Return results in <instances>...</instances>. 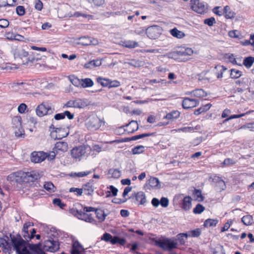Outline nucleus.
I'll return each instance as SVG.
<instances>
[{
    "label": "nucleus",
    "mask_w": 254,
    "mask_h": 254,
    "mask_svg": "<svg viewBox=\"0 0 254 254\" xmlns=\"http://www.w3.org/2000/svg\"><path fill=\"white\" fill-rule=\"evenodd\" d=\"M90 173V171H87V172H81L78 173H72L71 174V176L73 177H83L86 176H87Z\"/></svg>",
    "instance_id": "13d9d810"
},
{
    "label": "nucleus",
    "mask_w": 254,
    "mask_h": 254,
    "mask_svg": "<svg viewBox=\"0 0 254 254\" xmlns=\"http://www.w3.org/2000/svg\"><path fill=\"white\" fill-rule=\"evenodd\" d=\"M178 239L181 245H184L185 243L184 238L186 239L188 237V233H180L177 235Z\"/></svg>",
    "instance_id": "5fc2aeb1"
},
{
    "label": "nucleus",
    "mask_w": 254,
    "mask_h": 254,
    "mask_svg": "<svg viewBox=\"0 0 254 254\" xmlns=\"http://www.w3.org/2000/svg\"><path fill=\"white\" fill-rule=\"evenodd\" d=\"M60 249V244L57 239L49 238L44 242L43 250L44 251L53 252L58 251Z\"/></svg>",
    "instance_id": "39448f33"
},
{
    "label": "nucleus",
    "mask_w": 254,
    "mask_h": 254,
    "mask_svg": "<svg viewBox=\"0 0 254 254\" xmlns=\"http://www.w3.org/2000/svg\"><path fill=\"white\" fill-rule=\"evenodd\" d=\"M155 245L165 250L171 251L177 248V243L174 240L163 238L156 240Z\"/></svg>",
    "instance_id": "20e7f679"
},
{
    "label": "nucleus",
    "mask_w": 254,
    "mask_h": 254,
    "mask_svg": "<svg viewBox=\"0 0 254 254\" xmlns=\"http://www.w3.org/2000/svg\"><path fill=\"white\" fill-rule=\"evenodd\" d=\"M26 183L34 182L39 179L41 175L37 171L25 172Z\"/></svg>",
    "instance_id": "f8f14e48"
},
{
    "label": "nucleus",
    "mask_w": 254,
    "mask_h": 254,
    "mask_svg": "<svg viewBox=\"0 0 254 254\" xmlns=\"http://www.w3.org/2000/svg\"><path fill=\"white\" fill-rule=\"evenodd\" d=\"M217 191H221L226 189V185L225 182L222 179L218 183L214 186Z\"/></svg>",
    "instance_id": "a19ab883"
},
{
    "label": "nucleus",
    "mask_w": 254,
    "mask_h": 254,
    "mask_svg": "<svg viewBox=\"0 0 254 254\" xmlns=\"http://www.w3.org/2000/svg\"><path fill=\"white\" fill-rule=\"evenodd\" d=\"M110 243L113 245L119 244L120 245L123 246L126 244V240L124 238H120L117 236H112Z\"/></svg>",
    "instance_id": "473e14b6"
},
{
    "label": "nucleus",
    "mask_w": 254,
    "mask_h": 254,
    "mask_svg": "<svg viewBox=\"0 0 254 254\" xmlns=\"http://www.w3.org/2000/svg\"><path fill=\"white\" fill-rule=\"evenodd\" d=\"M16 0H0V7L13 6Z\"/></svg>",
    "instance_id": "ea45409f"
},
{
    "label": "nucleus",
    "mask_w": 254,
    "mask_h": 254,
    "mask_svg": "<svg viewBox=\"0 0 254 254\" xmlns=\"http://www.w3.org/2000/svg\"><path fill=\"white\" fill-rule=\"evenodd\" d=\"M54 110V109L48 105L41 104L37 107L36 112L39 117H42L47 114H53Z\"/></svg>",
    "instance_id": "1a4fd4ad"
},
{
    "label": "nucleus",
    "mask_w": 254,
    "mask_h": 254,
    "mask_svg": "<svg viewBox=\"0 0 254 254\" xmlns=\"http://www.w3.org/2000/svg\"><path fill=\"white\" fill-rule=\"evenodd\" d=\"M147 188L149 190L151 189H158L161 188V185L160 184V182L159 179L155 177H150V178L148 181L147 183Z\"/></svg>",
    "instance_id": "f3484780"
},
{
    "label": "nucleus",
    "mask_w": 254,
    "mask_h": 254,
    "mask_svg": "<svg viewBox=\"0 0 254 254\" xmlns=\"http://www.w3.org/2000/svg\"><path fill=\"white\" fill-rule=\"evenodd\" d=\"M249 79L247 77L242 78L241 80L236 81L235 83L241 86H248Z\"/></svg>",
    "instance_id": "bf43d9fd"
},
{
    "label": "nucleus",
    "mask_w": 254,
    "mask_h": 254,
    "mask_svg": "<svg viewBox=\"0 0 254 254\" xmlns=\"http://www.w3.org/2000/svg\"><path fill=\"white\" fill-rule=\"evenodd\" d=\"M53 203L54 204L56 205L59 206L61 208L63 209L65 206V204L62 202V200L60 198H55L53 200Z\"/></svg>",
    "instance_id": "680f3d73"
},
{
    "label": "nucleus",
    "mask_w": 254,
    "mask_h": 254,
    "mask_svg": "<svg viewBox=\"0 0 254 254\" xmlns=\"http://www.w3.org/2000/svg\"><path fill=\"white\" fill-rule=\"evenodd\" d=\"M8 237L7 236H3L2 238H0V246L3 249L5 253L8 252L11 250L12 247L14 250V244L13 240H19V239L22 238L20 235H14V234H10Z\"/></svg>",
    "instance_id": "7ed1b4c3"
},
{
    "label": "nucleus",
    "mask_w": 254,
    "mask_h": 254,
    "mask_svg": "<svg viewBox=\"0 0 254 254\" xmlns=\"http://www.w3.org/2000/svg\"><path fill=\"white\" fill-rule=\"evenodd\" d=\"M162 28L159 26L153 25L148 27L146 30L147 37L151 39L158 38L162 32Z\"/></svg>",
    "instance_id": "6e6552de"
},
{
    "label": "nucleus",
    "mask_w": 254,
    "mask_h": 254,
    "mask_svg": "<svg viewBox=\"0 0 254 254\" xmlns=\"http://www.w3.org/2000/svg\"><path fill=\"white\" fill-rule=\"evenodd\" d=\"M16 12L19 16L24 15L25 13V9L24 7L21 5L17 6L16 8Z\"/></svg>",
    "instance_id": "e2e57ef3"
},
{
    "label": "nucleus",
    "mask_w": 254,
    "mask_h": 254,
    "mask_svg": "<svg viewBox=\"0 0 254 254\" xmlns=\"http://www.w3.org/2000/svg\"><path fill=\"white\" fill-rule=\"evenodd\" d=\"M222 179L217 176H214L213 177H210L209 180L212 182V185L214 186L215 184L218 183Z\"/></svg>",
    "instance_id": "0e129e2a"
},
{
    "label": "nucleus",
    "mask_w": 254,
    "mask_h": 254,
    "mask_svg": "<svg viewBox=\"0 0 254 254\" xmlns=\"http://www.w3.org/2000/svg\"><path fill=\"white\" fill-rule=\"evenodd\" d=\"M93 180L90 181L83 186L82 189L87 195H92L94 191Z\"/></svg>",
    "instance_id": "aec40b11"
},
{
    "label": "nucleus",
    "mask_w": 254,
    "mask_h": 254,
    "mask_svg": "<svg viewBox=\"0 0 254 254\" xmlns=\"http://www.w3.org/2000/svg\"><path fill=\"white\" fill-rule=\"evenodd\" d=\"M33 226V223L27 222L24 224L22 231V235L23 237L25 239V241H29L32 239L30 236V233L29 229L31 228Z\"/></svg>",
    "instance_id": "dca6fc26"
},
{
    "label": "nucleus",
    "mask_w": 254,
    "mask_h": 254,
    "mask_svg": "<svg viewBox=\"0 0 254 254\" xmlns=\"http://www.w3.org/2000/svg\"><path fill=\"white\" fill-rule=\"evenodd\" d=\"M47 157V154L43 151L33 152L31 153V160L34 163L43 161Z\"/></svg>",
    "instance_id": "9b49d317"
},
{
    "label": "nucleus",
    "mask_w": 254,
    "mask_h": 254,
    "mask_svg": "<svg viewBox=\"0 0 254 254\" xmlns=\"http://www.w3.org/2000/svg\"><path fill=\"white\" fill-rule=\"evenodd\" d=\"M171 35L178 38H182L185 36V34L183 32L178 30L176 28H174L170 30Z\"/></svg>",
    "instance_id": "c9c22d12"
},
{
    "label": "nucleus",
    "mask_w": 254,
    "mask_h": 254,
    "mask_svg": "<svg viewBox=\"0 0 254 254\" xmlns=\"http://www.w3.org/2000/svg\"><path fill=\"white\" fill-rule=\"evenodd\" d=\"M38 60L39 59L38 58H36L34 56V54H28V56H25V58L21 59L18 64L31 66L34 63L37 62Z\"/></svg>",
    "instance_id": "2eb2a0df"
},
{
    "label": "nucleus",
    "mask_w": 254,
    "mask_h": 254,
    "mask_svg": "<svg viewBox=\"0 0 254 254\" xmlns=\"http://www.w3.org/2000/svg\"><path fill=\"white\" fill-rule=\"evenodd\" d=\"M87 1L96 7L101 6L105 3V0H87Z\"/></svg>",
    "instance_id": "603ef678"
},
{
    "label": "nucleus",
    "mask_w": 254,
    "mask_h": 254,
    "mask_svg": "<svg viewBox=\"0 0 254 254\" xmlns=\"http://www.w3.org/2000/svg\"><path fill=\"white\" fill-rule=\"evenodd\" d=\"M110 79L99 77L97 78V82L104 87L109 86Z\"/></svg>",
    "instance_id": "37998d69"
},
{
    "label": "nucleus",
    "mask_w": 254,
    "mask_h": 254,
    "mask_svg": "<svg viewBox=\"0 0 254 254\" xmlns=\"http://www.w3.org/2000/svg\"><path fill=\"white\" fill-rule=\"evenodd\" d=\"M181 56H190L193 53V51L190 48L181 49L179 51Z\"/></svg>",
    "instance_id": "09e8293b"
},
{
    "label": "nucleus",
    "mask_w": 254,
    "mask_h": 254,
    "mask_svg": "<svg viewBox=\"0 0 254 254\" xmlns=\"http://www.w3.org/2000/svg\"><path fill=\"white\" fill-rule=\"evenodd\" d=\"M28 54L27 52L23 49L17 50L14 54V58L19 63L21 59L25 58V56H28Z\"/></svg>",
    "instance_id": "4be33fe9"
},
{
    "label": "nucleus",
    "mask_w": 254,
    "mask_h": 254,
    "mask_svg": "<svg viewBox=\"0 0 254 254\" xmlns=\"http://www.w3.org/2000/svg\"><path fill=\"white\" fill-rule=\"evenodd\" d=\"M159 201L160 204L163 207H167L169 205V199L166 197H162Z\"/></svg>",
    "instance_id": "774afa93"
},
{
    "label": "nucleus",
    "mask_w": 254,
    "mask_h": 254,
    "mask_svg": "<svg viewBox=\"0 0 254 254\" xmlns=\"http://www.w3.org/2000/svg\"><path fill=\"white\" fill-rule=\"evenodd\" d=\"M190 6L192 10L199 14H202L205 10V5L199 0H190Z\"/></svg>",
    "instance_id": "9d476101"
},
{
    "label": "nucleus",
    "mask_w": 254,
    "mask_h": 254,
    "mask_svg": "<svg viewBox=\"0 0 254 254\" xmlns=\"http://www.w3.org/2000/svg\"><path fill=\"white\" fill-rule=\"evenodd\" d=\"M205 209V207H203L200 204H197L193 210V212L195 214H200L203 212Z\"/></svg>",
    "instance_id": "6e6d98bb"
},
{
    "label": "nucleus",
    "mask_w": 254,
    "mask_h": 254,
    "mask_svg": "<svg viewBox=\"0 0 254 254\" xmlns=\"http://www.w3.org/2000/svg\"><path fill=\"white\" fill-rule=\"evenodd\" d=\"M21 120V119L20 117H15L13 118L12 120L13 127H15V128H21V127H22Z\"/></svg>",
    "instance_id": "79ce46f5"
},
{
    "label": "nucleus",
    "mask_w": 254,
    "mask_h": 254,
    "mask_svg": "<svg viewBox=\"0 0 254 254\" xmlns=\"http://www.w3.org/2000/svg\"><path fill=\"white\" fill-rule=\"evenodd\" d=\"M230 77L232 78L236 79L241 76L242 71L236 69H231L230 70Z\"/></svg>",
    "instance_id": "c03bdc74"
},
{
    "label": "nucleus",
    "mask_w": 254,
    "mask_h": 254,
    "mask_svg": "<svg viewBox=\"0 0 254 254\" xmlns=\"http://www.w3.org/2000/svg\"><path fill=\"white\" fill-rule=\"evenodd\" d=\"M180 113L178 111L175 110L168 113L163 118L168 120H172L178 118L180 117Z\"/></svg>",
    "instance_id": "c756f323"
},
{
    "label": "nucleus",
    "mask_w": 254,
    "mask_h": 254,
    "mask_svg": "<svg viewBox=\"0 0 254 254\" xmlns=\"http://www.w3.org/2000/svg\"><path fill=\"white\" fill-rule=\"evenodd\" d=\"M198 103L196 99L187 97L184 99L182 106L185 109H189L196 106Z\"/></svg>",
    "instance_id": "ddd939ff"
},
{
    "label": "nucleus",
    "mask_w": 254,
    "mask_h": 254,
    "mask_svg": "<svg viewBox=\"0 0 254 254\" xmlns=\"http://www.w3.org/2000/svg\"><path fill=\"white\" fill-rule=\"evenodd\" d=\"M192 195L196 201L200 202L203 200L204 197L202 196L201 191L199 190L194 189L193 190Z\"/></svg>",
    "instance_id": "c85d7f7f"
},
{
    "label": "nucleus",
    "mask_w": 254,
    "mask_h": 254,
    "mask_svg": "<svg viewBox=\"0 0 254 254\" xmlns=\"http://www.w3.org/2000/svg\"><path fill=\"white\" fill-rule=\"evenodd\" d=\"M144 151V146L143 145H138L132 149V153L133 154H138L143 153Z\"/></svg>",
    "instance_id": "49530a36"
},
{
    "label": "nucleus",
    "mask_w": 254,
    "mask_h": 254,
    "mask_svg": "<svg viewBox=\"0 0 254 254\" xmlns=\"http://www.w3.org/2000/svg\"><path fill=\"white\" fill-rule=\"evenodd\" d=\"M215 69L216 70L215 71V75L218 78H222L223 72L227 69L225 66L221 65H217L215 67Z\"/></svg>",
    "instance_id": "2f4dec72"
},
{
    "label": "nucleus",
    "mask_w": 254,
    "mask_h": 254,
    "mask_svg": "<svg viewBox=\"0 0 254 254\" xmlns=\"http://www.w3.org/2000/svg\"><path fill=\"white\" fill-rule=\"evenodd\" d=\"M179 53V51H176L168 53L167 55L169 58L175 59L177 58L178 56H181Z\"/></svg>",
    "instance_id": "338daca9"
},
{
    "label": "nucleus",
    "mask_w": 254,
    "mask_h": 254,
    "mask_svg": "<svg viewBox=\"0 0 254 254\" xmlns=\"http://www.w3.org/2000/svg\"><path fill=\"white\" fill-rule=\"evenodd\" d=\"M110 190L107 191L106 197L115 196L117 195L118 190L113 186H110L108 188Z\"/></svg>",
    "instance_id": "4c0bfd02"
},
{
    "label": "nucleus",
    "mask_w": 254,
    "mask_h": 254,
    "mask_svg": "<svg viewBox=\"0 0 254 254\" xmlns=\"http://www.w3.org/2000/svg\"><path fill=\"white\" fill-rule=\"evenodd\" d=\"M44 188L49 192H54L55 190V188L53 184L50 182L45 183Z\"/></svg>",
    "instance_id": "8fccbe9b"
},
{
    "label": "nucleus",
    "mask_w": 254,
    "mask_h": 254,
    "mask_svg": "<svg viewBox=\"0 0 254 254\" xmlns=\"http://www.w3.org/2000/svg\"><path fill=\"white\" fill-rule=\"evenodd\" d=\"M122 45L123 47L132 49L138 47V44L137 42L131 41V40H125L122 41Z\"/></svg>",
    "instance_id": "bb28decb"
},
{
    "label": "nucleus",
    "mask_w": 254,
    "mask_h": 254,
    "mask_svg": "<svg viewBox=\"0 0 254 254\" xmlns=\"http://www.w3.org/2000/svg\"><path fill=\"white\" fill-rule=\"evenodd\" d=\"M81 86L83 88L91 87L93 85V81L88 78L81 79Z\"/></svg>",
    "instance_id": "58836bf2"
},
{
    "label": "nucleus",
    "mask_w": 254,
    "mask_h": 254,
    "mask_svg": "<svg viewBox=\"0 0 254 254\" xmlns=\"http://www.w3.org/2000/svg\"><path fill=\"white\" fill-rule=\"evenodd\" d=\"M252 112H253V111H249L247 112L246 113H243V114H237V115H232L230 116L228 118L225 120L224 122H226V121H228L229 120H231V119L241 118L242 117L245 116L246 115L250 114Z\"/></svg>",
    "instance_id": "3c124183"
},
{
    "label": "nucleus",
    "mask_w": 254,
    "mask_h": 254,
    "mask_svg": "<svg viewBox=\"0 0 254 254\" xmlns=\"http://www.w3.org/2000/svg\"><path fill=\"white\" fill-rule=\"evenodd\" d=\"M78 219L91 223H95L96 222L95 219L91 217V214H87L84 211H82L79 214Z\"/></svg>",
    "instance_id": "5701e85b"
},
{
    "label": "nucleus",
    "mask_w": 254,
    "mask_h": 254,
    "mask_svg": "<svg viewBox=\"0 0 254 254\" xmlns=\"http://www.w3.org/2000/svg\"><path fill=\"white\" fill-rule=\"evenodd\" d=\"M108 175L109 178L117 179L121 177V172L118 169L111 168L108 170Z\"/></svg>",
    "instance_id": "393cba45"
},
{
    "label": "nucleus",
    "mask_w": 254,
    "mask_h": 254,
    "mask_svg": "<svg viewBox=\"0 0 254 254\" xmlns=\"http://www.w3.org/2000/svg\"><path fill=\"white\" fill-rule=\"evenodd\" d=\"M191 198L189 196L184 198L182 203V208L185 210H188L191 206Z\"/></svg>",
    "instance_id": "a878e982"
},
{
    "label": "nucleus",
    "mask_w": 254,
    "mask_h": 254,
    "mask_svg": "<svg viewBox=\"0 0 254 254\" xmlns=\"http://www.w3.org/2000/svg\"><path fill=\"white\" fill-rule=\"evenodd\" d=\"M70 80L71 82L75 86H81V79H79L75 76H72L70 77Z\"/></svg>",
    "instance_id": "864d4df0"
},
{
    "label": "nucleus",
    "mask_w": 254,
    "mask_h": 254,
    "mask_svg": "<svg viewBox=\"0 0 254 254\" xmlns=\"http://www.w3.org/2000/svg\"><path fill=\"white\" fill-rule=\"evenodd\" d=\"M81 210H78L76 208H70L69 210V212L74 215L75 217L78 218L79 216V214L81 213Z\"/></svg>",
    "instance_id": "4d7b16f0"
},
{
    "label": "nucleus",
    "mask_w": 254,
    "mask_h": 254,
    "mask_svg": "<svg viewBox=\"0 0 254 254\" xmlns=\"http://www.w3.org/2000/svg\"><path fill=\"white\" fill-rule=\"evenodd\" d=\"M136 200L139 202L141 205H144L146 201V197L144 193L142 191H139L135 194Z\"/></svg>",
    "instance_id": "cd10ccee"
},
{
    "label": "nucleus",
    "mask_w": 254,
    "mask_h": 254,
    "mask_svg": "<svg viewBox=\"0 0 254 254\" xmlns=\"http://www.w3.org/2000/svg\"><path fill=\"white\" fill-rule=\"evenodd\" d=\"M207 226L210 227H214L218 223V220L217 219H207Z\"/></svg>",
    "instance_id": "69168bd1"
},
{
    "label": "nucleus",
    "mask_w": 254,
    "mask_h": 254,
    "mask_svg": "<svg viewBox=\"0 0 254 254\" xmlns=\"http://www.w3.org/2000/svg\"><path fill=\"white\" fill-rule=\"evenodd\" d=\"M254 63V57L249 56L245 58L243 61V64L248 68H250Z\"/></svg>",
    "instance_id": "f704fd0d"
},
{
    "label": "nucleus",
    "mask_w": 254,
    "mask_h": 254,
    "mask_svg": "<svg viewBox=\"0 0 254 254\" xmlns=\"http://www.w3.org/2000/svg\"><path fill=\"white\" fill-rule=\"evenodd\" d=\"M188 237H197L201 234V230L199 228H197L195 230L189 231L188 233Z\"/></svg>",
    "instance_id": "de8ad7c7"
},
{
    "label": "nucleus",
    "mask_w": 254,
    "mask_h": 254,
    "mask_svg": "<svg viewBox=\"0 0 254 254\" xmlns=\"http://www.w3.org/2000/svg\"><path fill=\"white\" fill-rule=\"evenodd\" d=\"M50 128L55 129V131L56 133L55 139H61L67 136L68 134V131L64 128H63L62 127L55 128L53 124L50 126Z\"/></svg>",
    "instance_id": "4468645a"
},
{
    "label": "nucleus",
    "mask_w": 254,
    "mask_h": 254,
    "mask_svg": "<svg viewBox=\"0 0 254 254\" xmlns=\"http://www.w3.org/2000/svg\"><path fill=\"white\" fill-rule=\"evenodd\" d=\"M155 135V132L142 133V134L133 136L131 137L129 140H137V139H139L140 138H144L145 137L154 136Z\"/></svg>",
    "instance_id": "e433bc0d"
},
{
    "label": "nucleus",
    "mask_w": 254,
    "mask_h": 254,
    "mask_svg": "<svg viewBox=\"0 0 254 254\" xmlns=\"http://www.w3.org/2000/svg\"><path fill=\"white\" fill-rule=\"evenodd\" d=\"M7 180L10 182L16 183L19 184L26 183L25 172L19 171L9 175Z\"/></svg>",
    "instance_id": "423d86ee"
},
{
    "label": "nucleus",
    "mask_w": 254,
    "mask_h": 254,
    "mask_svg": "<svg viewBox=\"0 0 254 254\" xmlns=\"http://www.w3.org/2000/svg\"><path fill=\"white\" fill-rule=\"evenodd\" d=\"M68 149V144L65 141L57 142L55 145L53 150H59L63 152L66 151Z\"/></svg>",
    "instance_id": "412c9836"
},
{
    "label": "nucleus",
    "mask_w": 254,
    "mask_h": 254,
    "mask_svg": "<svg viewBox=\"0 0 254 254\" xmlns=\"http://www.w3.org/2000/svg\"><path fill=\"white\" fill-rule=\"evenodd\" d=\"M80 117L81 119L86 118L85 121V126L87 129L90 131L97 130L105 124L104 120L99 118L95 114H92L88 116L82 114Z\"/></svg>",
    "instance_id": "f257e3e1"
},
{
    "label": "nucleus",
    "mask_w": 254,
    "mask_h": 254,
    "mask_svg": "<svg viewBox=\"0 0 254 254\" xmlns=\"http://www.w3.org/2000/svg\"><path fill=\"white\" fill-rule=\"evenodd\" d=\"M84 249L78 241H76L73 242L72 244L71 254H84Z\"/></svg>",
    "instance_id": "a211bd4d"
},
{
    "label": "nucleus",
    "mask_w": 254,
    "mask_h": 254,
    "mask_svg": "<svg viewBox=\"0 0 254 254\" xmlns=\"http://www.w3.org/2000/svg\"><path fill=\"white\" fill-rule=\"evenodd\" d=\"M75 108L83 109L89 105L86 99L77 98L74 100Z\"/></svg>",
    "instance_id": "6ab92c4d"
},
{
    "label": "nucleus",
    "mask_w": 254,
    "mask_h": 254,
    "mask_svg": "<svg viewBox=\"0 0 254 254\" xmlns=\"http://www.w3.org/2000/svg\"><path fill=\"white\" fill-rule=\"evenodd\" d=\"M126 127H127L126 130L128 133H133L136 131L138 128V126L137 122L133 120L130 121L128 124L126 125Z\"/></svg>",
    "instance_id": "b1692460"
},
{
    "label": "nucleus",
    "mask_w": 254,
    "mask_h": 254,
    "mask_svg": "<svg viewBox=\"0 0 254 254\" xmlns=\"http://www.w3.org/2000/svg\"><path fill=\"white\" fill-rule=\"evenodd\" d=\"M14 244V250L17 254H31L25 246V241L22 238L19 239V240H13Z\"/></svg>",
    "instance_id": "0eeeda50"
},
{
    "label": "nucleus",
    "mask_w": 254,
    "mask_h": 254,
    "mask_svg": "<svg viewBox=\"0 0 254 254\" xmlns=\"http://www.w3.org/2000/svg\"><path fill=\"white\" fill-rule=\"evenodd\" d=\"M242 222L246 226H249L253 224V218L252 216L250 215H247L244 216L241 219Z\"/></svg>",
    "instance_id": "72a5a7b5"
},
{
    "label": "nucleus",
    "mask_w": 254,
    "mask_h": 254,
    "mask_svg": "<svg viewBox=\"0 0 254 254\" xmlns=\"http://www.w3.org/2000/svg\"><path fill=\"white\" fill-rule=\"evenodd\" d=\"M95 213L98 219L102 221L105 220L106 215L105 214L103 210L101 209H96Z\"/></svg>",
    "instance_id": "a18cd8bd"
},
{
    "label": "nucleus",
    "mask_w": 254,
    "mask_h": 254,
    "mask_svg": "<svg viewBox=\"0 0 254 254\" xmlns=\"http://www.w3.org/2000/svg\"><path fill=\"white\" fill-rule=\"evenodd\" d=\"M90 151V147L85 145H80L72 148L70 150V155L74 160L80 161L87 157Z\"/></svg>",
    "instance_id": "f03ea898"
},
{
    "label": "nucleus",
    "mask_w": 254,
    "mask_h": 254,
    "mask_svg": "<svg viewBox=\"0 0 254 254\" xmlns=\"http://www.w3.org/2000/svg\"><path fill=\"white\" fill-rule=\"evenodd\" d=\"M223 14L227 19H231L234 17L235 13L231 10L230 7L226 5L224 7Z\"/></svg>",
    "instance_id": "7c9ffc66"
},
{
    "label": "nucleus",
    "mask_w": 254,
    "mask_h": 254,
    "mask_svg": "<svg viewBox=\"0 0 254 254\" xmlns=\"http://www.w3.org/2000/svg\"><path fill=\"white\" fill-rule=\"evenodd\" d=\"M42 245L41 244H32L29 246V249L35 252L36 254L41 249Z\"/></svg>",
    "instance_id": "052dcab7"
}]
</instances>
